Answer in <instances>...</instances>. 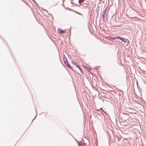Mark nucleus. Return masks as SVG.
Wrapping results in <instances>:
<instances>
[{"label":"nucleus","mask_w":146,"mask_h":146,"mask_svg":"<svg viewBox=\"0 0 146 146\" xmlns=\"http://www.w3.org/2000/svg\"><path fill=\"white\" fill-rule=\"evenodd\" d=\"M77 66L78 67V68H79V69L80 70H81V69H80V67H79L78 66Z\"/></svg>","instance_id":"obj_6"},{"label":"nucleus","mask_w":146,"mask_h":146,"mask_svg":"<svg viewBox=\"0 0 146 146\" xmlns=\"http://www.w3.org/2000/svg\"><path fill=\"white\" fill-rule=\"evenodd\" d=\"M66 30H62L60 28H58V33L59 34H63L64 33L65 31Z\"/></svg>","instance_id":"obj_2"},{"label":"nucleus","mask_w":146,"mask_h":146,"mask_svg":"<svg viewBox=\"0 0 146 146\" xmlns=\"http://www.w3.org/2000/svg\"><path fill=\"white\" fill-rule=\"evenodd\" d=\"M101 109L102 110V108H101Z\"/></svg>","instance_id":"obj_7"},{"label":"nucleus","mask_w":146,"mask_h":146,"mask_svg":"<svg viewBox=\"0 0 146 146\" xmlns=\"http://www.w3.org/2000/svg\"><path fill=\"white\" fill-rule=\"evenodd\" d=\"M113 38L119 39L121 40L122 41H124V40H125V38H121V37L119 36L116 37L115 38Z\"/></svg>","instance_id":"obj_3"},{"label":"nucleus","mask_w":146,"mask_h":146,"mask_svg":"<svg viewBox=\"0 0 146 146\" xmlns=\"http://www.w3.org/2000/svg\"><path fill=\"white\" fill-rule=\"evenodd\" d=\"M64 61L66 64V65L68 67L71 68L70 66V65L67 62V60L66 57L64 56V57L63 58Z\"/></svg>","instance_id":"obj_1"},{"label":"nucleus","mask_w":146,"mask_h":146,"mask_svg":"<svg viewBox=\"0 0 146 146\" xmlns=\"http://www.w3.org/2000/svg\"><path fill=\"white\" fill-rule=\"evenodd\" d=\"M112 38L109 36H108L107 37V38L111 40H112V39H113V40L114 38Z\"/></svg>","instance_id":"obj_4"},{"label":"nucleus","mask_w":146,"mask_h":146,"mask_svg":"<svg viewBox=\"0 0 146 146\" xmlns=\"http://www.w3.org/2000/svg\"><path fill=\"white\" fill-rule=\"evenodd\" d=\"M84 0H79V3L80 4H81L82 3L84 2Z\"/></svg>","instance_id":"obj_5"}]
</instances>
